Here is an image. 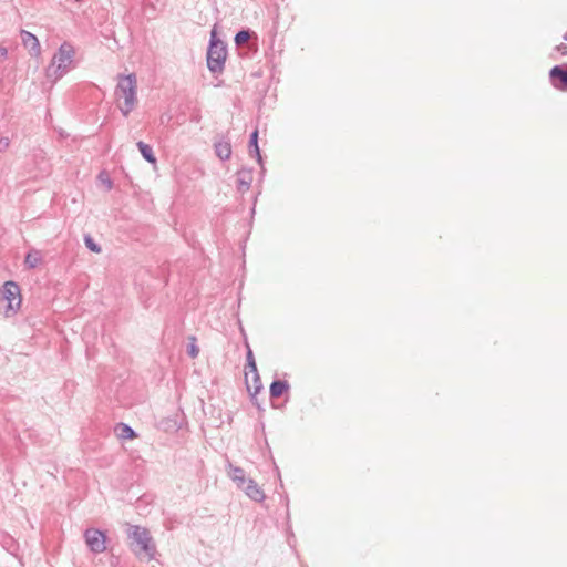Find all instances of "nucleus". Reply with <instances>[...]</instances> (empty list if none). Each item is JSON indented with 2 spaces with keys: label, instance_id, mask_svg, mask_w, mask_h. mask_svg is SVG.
<instances>
[{
  "label": "nucleus",
  "instance_id": "obj_1",
  "mask_svg": "<svg viewBox=\"0 0 567 567\" xmlns=\"http://www.w3.org/2000/svg\"><path fill=\"white\" fill-rule=\"evenodd\" d=\"M126 534L130 539V549L140 559L145 558L151 561L155 558L156 546L147 528L126 524Z\"/></svg>",
  "mask_w": 567,
  "mask_h": 567
},
{
  "label": "nucleus",
  "instance_id": "obj_2",
  "mask_svg": "<svg viewBox=\"0 0 567 567\" xmlns=\"http://www.w3.org/2000/svg\"><path fill=\"white\" fill-rule=\"evenodd\" d=\"M75 55L74 48L69 42H63L54 53L51 64L47 69V76L53 78L54 81L61 79L73 64Z\"/></svg>",
  "mask_w": 567,
  "mask_h": 567
},
{
  "label": "nucleus",
  "instance_id": "obj_3",
  "mask_svg": "<svg viewBox=\"0 0 567 567\" xmlns=\"http://www.w3.org/2000/svg\"><path fill=\"white\" fill-rule=\"evenodd\" d=\"M227 58V44L217 37L215 29L212 30L207 48V68L213 74H220L224 71Z\"/></svg>",
  "mask_w": 567,
  "mask_h": 567
},
{
  "label": "nucleus",
  "instance_id": "obj_4",
  "mask_svg": "<svg viewBox=\"0 0 567 567\" xmlns=\"http://www.w3.org/2000/svg\"><path fill=\"white\" fill-rule=\"evenodd\" d=\"M115 95L118 100L123 99V105H120V110L122 114L127 117L128 114L133 111L136 103V76L135 74H128L126 76H122L118 81Z\"/></svg>",
  "mask_w": 567,
  "mask_h": 567
},
{
  "label": "nucleus",
  "instance_id": "obj_5",
  "mask_svg": "<svg viewBox=\"0 0 567 567\" xmlns=\"http://www.w3.org/2000/svg\"><path fill=\"white\" fill-rule=\"evenodd\" d=\"M83 538L91 553L102 554L106 550L107 536L104 530L93 527L86 528Z\"/></svg>",
  "mask_w": 567,
  "mask_h": 567
},
{
  "label": "nucleus",
  "instance_id": "obj_6",
  "mask_svg": "<svg viewBox=\"0 0 567 567\" xmlns=\"http://www.w3.org/2000/svg\"><path fill=\"white\" fill-rule=\"evenodd\" d=\"M8 301L7 310L16 312L21 306L20 287L14 281H7L0 289V300Z\"/></svg>",
  "mask_w": 567,
  "mask_h": 567
},
{
  "label": "nucleus",
  "instance_id": "obj_7",
  "mask_svg": "<svg viewBox=\"0 0 567 567\" xmlns=\"http://www.w3.org/2000/svg\"><path fill=\"white\" fill-rule=\"evenodd\" d=\"M235 44L238 48H243L244 45L247 47L248 51H251L252 53H256L258 50L257 44V34L255 31L250 29H241L239 30L235 35Z\"/></svg>",
  "mask_w": 567,
  "mask_h": 567
},
{
  "label": "nucleus",
  "instance_id": "obj_8",
  "mask_svg": "<svg viewBox=\"0 0 567 567\" xmlns=\"http://www.w3.org/2000/svg\"><path fill=\"white\" fill-rule=\"evenodd\" d=\"M549 81L559 91H567V63L557 64L549 70Z\"/></svg>",
  "mask_w": 567,
  "mask_h": 567
},
{
  "label": "nucleus",
  "instance_id": "obj_9",
  "mask_svg": "<svg viewBox=\"0 0 567 567\" xmlns=\"http://www.w3.org/2000/svg\"><path fill=\"white\" fill-rule=\"evenodd\" d=\"M254 171L252 168L243 167L236 173V187L240 193L249 190L252 183Z\"/></svg>",
  "mask_w": 567,
  "mask_h": 567
},
{
  "label": "nucleus",
  "instance_id": "obj_10",
  "mask_svg": "<svg viewBox=\"0 0 567 567\" xmlns=\"http://www.w3.org/2000/svg\"><path fill=\"white\" fill-rule=\"evenodd\" d=\"M21 40L23 45L29 50L31 56L38 58L41 53V47L38 38L25 30L21 31Z\"/></svg>",
  "mask_w": 567,
  "mask_h": 567
},
{
  "label": "nucleus",
  "instance_id": "obj_11",
  "mask_svg": "<svg viewBox=\"0 0 567 567\" xmlns=\"http://www.w3.org/2000/svg\"><path fill=\"white\" fill-rule=\"evenodd\" d=\"M244 492L245 494L255 502H262L265 499V493L259 487V485L251 478L246 481V484L244 485Z\"/></svg>",
  "mask_w": 567,
  "mask_h": 567
},
{
  "label": "nucleus",
  "instance_id": "obj_12",
  "mask_svg": "<svg viewBox=\"0 0 567 567\" xmlns=\"http://www.w3.org/2000/svg\"><path fill=\"white\" fill-rule=\"evenodd\" d=\"M258 136H259V132L256 128L255 131L251 132V134L249 136L248 151H249V155L251 157H256L258 164L261 166V171L264 172L265 168H264L262 156H261L260 148L258 145Z\"/></svg>",
  "mask_w": 567,
  "mask_h": 567
},
{
  "label": "nucleus",
  "instance_id": "obj_13",
  "mask_svg": "<svg viewBox=\"0 0 567 567\" xmlns=\"http://www.w3.org/2000/svg\"><path fill=\"white\" fill-rule=\"evenodd\" d=\"M214 150L216 156L221 161H227L231 156V144L229 138H220L214 142Z\"/></svg>",
  "mask_w": 567,
  "mask_h": 567
},
{
  "label": "nucleus",
  "instance_id": "obj_14",
  "mask_svg": "<svg viewBox=\"0 0 567 567\" xmlns=\"http://www.w3.org/2000/svg\"><path fill=\"white\" fill-rule=\"evenodd\" d=\"M228 468L229 477L237 484L238 488H244L247 481L245 470L243 467L235 466L231 463L228 464Z\"/></svg>",
  "mask_w": 567,
  "mask_h": 567
},
{
  "label": "nucleus",
  "instance_id": "obj_15",
  "mask_svg": "<svg viewBox=\"0 0 567 567\" xmlns=\"http://www.w3.org/2000/svg\"><path fill=\"white\" fill-rule=\"evenodd\" d=\"M290 385L286 380H274L269 393L271 399H278L289 390Z\"/></svg>",
  "mask_w": 567,
  "mask_h": 567
},
{
  "label": "nucleus",
  "instance_id": "obj_16",
  "mask_svg": "<svg viewBox=\"0 0 567 567\" xmlns=\"http://www.w3.org/2000/svg\"><path fill=\"white\" fill-rule=\"evenodd\" d=\"M42 262V254L38 249H30L24 258V266L29 269L37 268Z\"/></svg>",
  "mask_w": 567,
  "mask_h": 567
},
{
  "label": "nucleus",
  "instance_id": "obj_17",
  "mask_svg": "<svg viewBox=\"0 0 567 567\" xmlns=\"http://www.w3.org/2000/svg\"><path fill=\"white\" fill-rule=\"evenodd\" d=\"M136 146L142 155V157L150 164H156V156L154 155L153 148L151 145L146 144L143 141L136 143Z\"/></svg>",
  "mask_w": 567,
  "mask_h": 567
},
{
  "label": "nucleus",
  "instance_id": "obj_18",
  "mask_svg": "<svg viewBox=\"0 0 567 567\" xmlns=\"http://www.w3.org/2000/svg\"><path fill=\"white\" fill-rule=\"evenodd\" d=\"M116 435L123 440H132L136 437V432L125 423H118L115 427Z\"/></svg>",
  "mask_w": 567,
  "mask_h": 567
},
{
  "label": "nucleus",
  "instance_id": "obj_19",
  "mask_svg": "<svg viewBox=\"0 0 567 567\" xmlns=\"http://www.w3.org/2000/svg\"><path fill=\"white\" fill-rule=\"evenodd\" d=\"M252 374H254V378H252L254 391H251V388L248 383H247V390L251 395V400H255L256 394L259 393L262 389V383H261L258 371H256V373H252Z\"/></svg>",
  "mask_w": 567,
  "mask_h": 567
},
{
  "label": "nucleus",
  "instance_id": "obj_20",
  "mask_svg": "<svg viewBox=\"0 0 567 567\" xmlns=\"http://www.w3.org/2000/svg\"><path fill=\"white\" fill-rule=\"evenodd\" d=\"M247 347V353H246V369H248V372L250 373H256L257 370V365H256V361H255V357H254V353H252V350L250 349L249 344H246Z\"/></svg>",
  "mask_w": 567,
  "mask_h": 567
},
{
  "label": "nucleus",
  "instance_id": "obj_21",
  "mask_svg": "<svg viewBox=\"0 0 567 567\" xmlns=\"http://www.w3.org/2000/svg\"><path fill=\"white\" fill-rule=\"evenodd\" d=\"M84 243H85V246L87 247V249H90L91 251L101 252V246L99 244H96L90 235H86L84 237Z\"/></svg>",
  "mask_w": 567,
  "mask_h": 567
},
{
  "label": "nucleus",
  "instance_id": "obj_22",
  "mask_svg": "<svg viewBox=\"0 0 567 567\" xmlns=\"http://www.w3.org/2000/svg\"><path fill=\"white\" fill-rule=\"evenodd\" d=\"M195 341H196V339L193 337L192 342L187 347V354L193 359L196 358L199 353V349L196 346Z\"/></svg>",
  "mask_w": 567,
  "mask_h": 567
},
{
  "label": "nucleus",
  "instance_id": "obj_23",
  "mask_svg": "<svg viewBox=\"0 0 567 567\" xmlns=\"http://www.w3.org/2000/svg\"><path fill=\"white\" fill-rule=\"evenodd\" d=\"M163 424H164V429L166 431L178 430L181 427V425L177 423L176 420L175 421L167 420V421H164Z\"/></svg>",
  "mask_w": 567,
  "mask_h": 567
},
{
  "label": "nucleus",
  "instance_id": "obj_24",
  "mask_svg": "<svg viewBox=\"0 0 567 567\" xmlns=\"http://www.w3.org/2000/svg\"><path fill=\"white\" fill-rule=\"evenodd\" d=\"M10 145L8 137H0V153L4 152Z\"/></svg>",
  "mask_w": 567,
  "mask_h": 567
},
{
  "label": "nucleus",
  "instance_id": "obj_25",
  "mask_svg": "<svg viewBox=\"0 0 567 567\" xmlns=\"http://www.w3.org/2000/svg\"><path fill=\"white\" fill-rule=\"evenodd\" d=\"M555 51L559 52L561 55H567V44L560 43L556 45Z\"/></svg>",
  "mask_w": 567,
  "mask_h": 567
},
{
  "label": "nucleus",
  "instance_id": "obj_26",
  "mask_svg": "<svg viewBox=\"0 0 567 567\" xmlns=\"http://www.w3.org/2000/svg\"><path fill=\"white\" fill-rule=\"evenodd\" d=\"M8 56V50L4 47H0V60H4Z\"/></svg>",
  "mask_w": 567,
  "mask_h": 567
},
{
  "label": "nucleus",
  "instance_id": "obj_27",
  "mask_svg": "<svg viewBox=\"0 0 567 567\" xmlns=\"http://www.w3.org/2000/svg\"><path fill=\"white\" fill-rule=\"evenodd\" d=\"M102 181L106 185L107 189L112 188L113 183H112V181L109 177H106L105 179H102Z\"/></svg>",
  "mask_w": 567,
  "mask_h": 567
},
{
  "label": "nucleus",
  "instance_id": "obj_28",
  "mask_svg": "<svg viewBox=\"0 0 567 567\" xmlns=\"http://www.w3.org/2000/svg\"><path fill=\"white\" fill-rule=\"evenodd\" d=\"M190 121L198 123L200 121V115L198 113L193 114Z\"/></svg>",
  "mask_w": 567,
  "mask_h": 567
},
{
  "label": "nucleus",
  "instance_id": "obj_29",
  "mask_svg": "<svg viewBox=\"0 0 567 567\" xmlns=\"http://www.w3.org/2000/svg\"><path fill=\"white\" fill-rule=\"evenodd\" d=\"M563 38H564L565 41H567V31L565 32Z\"/></svg>",
  "mask_w": 567,
  "mask_h": 567
}]
</instances>
